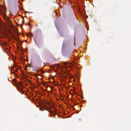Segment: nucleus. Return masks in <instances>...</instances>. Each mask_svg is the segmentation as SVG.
I'll use <instances>...</instances> for the list:
<instances>
[{"mask_svg": "<svg viewBox=\"0 0 131 131\" xmlns=\"http://www.w3.org/2000/svg\"><path fill=\"white\" fill-rule=\"evenodd\" d=\"M27 12H26V11H25V13H27Z\"/></svg>", "mask_w": 131, "mask_h": 131, "instance_id": "9b49d317", "label": "nucleus"}, {"mask_svg": "<svg viewBox=\"0 0 131 131\" xmlns=\"http://www.w3.org/2000/svg\"><path fill=\"white\" fill-rule=\"evenodd\" d=\"M24 19H23V20H22V23H24Z\"/></svg>", "mask_w": 131, "mask_h": 131, "instance_id": "1a4fd4ad", "label": "nucleus"}, {"mask_svg": "<svg viewBox=\"0 0 131 131\" xmlns=\"http://www.w3.org/2000/svg\"><path fill=\"white\" fill-rule=\"evenodd\" d=\"M51 114H50V115H48V116L49 117H50V116L51 117Z\"/></svg>", "mask_w": 131, "mask_h": 131, "instance_id": "6e6552de", "label": "nucleus"}, {"mask_svg": "<svg viewBox=\"0 0 131 131\" xmlns=\"http://www.w3.org/2000/svg\"><path fill=\"white\" fill-rule=\"evenodd\" d=\"M43 108V110H44V109H46V108H47V106H46L45 105H44Z\"/></svg>", "mask_w": 131, "mask_h": 131, "instance_id": "423d86ee", "label": "nucleus"}, {"mask_svg": "<svg viewBox=\"0 0 131 131\" xmlns=\"http://www.w3.org/2000/svg\"><path fill=\"white\" fill-rule=\"evenodd\" d=\"M20 91L21 92H22V93H24V92H23V90L21 87H20Z\"/></svg>", "mask_w": 131, "mask_h": 131, "instance_id": "39448f33", "label": "nucleus"}, {"mask_svg": "<svg viewBox=\"0 0 131 131\" xmlns=\"http://www.w3.org/2000/svg\"><path fill=\"white\" fill-rule=\"evenodd\" d=\"M44 110H46L47 111H48L50 113H52V112L51 111V110H49V109L47 108L46 109H44Z\"/></svg>", "mask_w": 131, "mask_h": 131, "instance_id": "7ed1b4c3", "label": "nucleus"}, {"mask_svg": "<svg viewBox=\"0 0 131 131\" xmlns=\"http://www.w3.org/2000/svg\"><path fill=\"white\" fill-rule=\"evenodd\" d=\"M39 39V38L37 37V34L36 33L35 37L34 39V42L36 44V45L39 48H41V47L38 46L37 44Z\"/></svg>", "mask_w": 131, "mask_h": 131, "instance_id": "f03ea898", "label": "nucleus"}, {"mask_svg": "<svg viewBox=\"0 0 131 131\" xmlns=\"http://www.w3.org/2000/svg\"><path fill=\"white\" fill-rule=\"evenodd\" d=\"M0 9L1 13L4 19L7 21L11 22L9 18L6 16V8L4 6L0 5Z\"/></svg>", "mask_w": 131, "mask_h": 131, "instance_id": "f257e3e1", "label": "nucleus"}, {"mask_svg": "<svg viewBox=\"0 0 131 131\" xmlns=\"http://www.w3.org/2000/svg\"><path fill=\"white\" fill-rule=\"evenodd\" d=\"M49 107H50V108H52V107H51V106H49Z\"/></svg>", "mask_w": 131, "mask_h": 131, "instance_id": "9d476101", "label": "nucleus"}, {"mask_svg": "<svg viewBox=\"0 0 131 131\" xmlns=\"http://www.w3.org/2000/svg\"><path fill=\"white\" fill-rule=\"evenodd\" d=\"M40 110L41 111H43V108H42V107H41V108L40 107Z\"/></svg>", "mask_w": 131, "mask_h": 131, "instance_id": "0eeeda50", "label": "nucleus"}, {"mask_svg": "<svg viewBox=\"0 0 131 131\" xmlns=\"http://www.w3.org/2000/svg\"><path fill=\"white\" fill-rule=\"evenodd\" d=\"M66 63H65V65H66Z\"/></svg>", "mask_w": 131, "mask_h": 131, "instance_id": "f8f14e48", "label": "nucleus"}, {"mask_svg": "<svg viewBox=\"0 0 131 131\" xmlns=\"http://www.w3.org/2000/svg\"><path fill=\"white\" fill-rule=\"evenodd\" d=\"M43 52L45 53L46 54L47 52V51L46 49H44L43 50Z\"/></svg>", "mask_w": 131, "mask_h": 131, "instance_id": "20e7f679", "label": "nucleus"}]
</instances>
